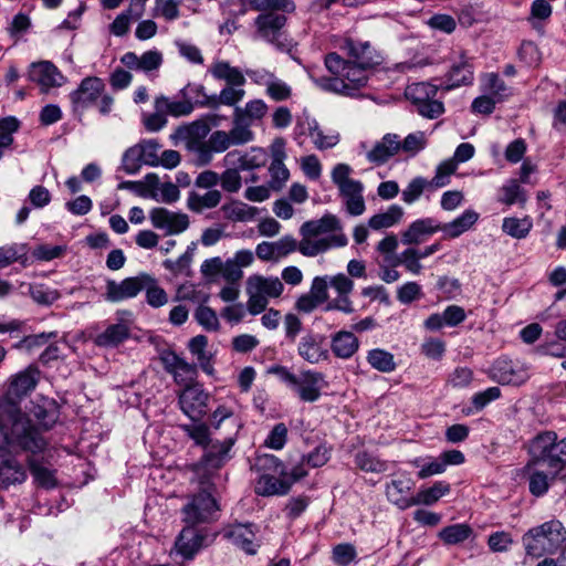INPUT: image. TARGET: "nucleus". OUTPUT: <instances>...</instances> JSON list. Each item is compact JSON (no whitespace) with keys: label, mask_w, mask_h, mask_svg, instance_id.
I'll return each mask as SVG.
<instances>
[{"label":"nucleus","mask_w":566,"mask_h":566,"mask_svg":"<svg viewBox=\"0 0 566 566\" xmlns=\"http://www.w3.org/2000/svg\"><path fill=\"white\" fill-rule=\"evenodd\" d=\"M210 427L214 430L226 428L227 437L214 441L205 448L200 460L192 465L200 484H208L210 479L231 459V449L242 427L240 419L231 407L219 406L210 416Z\"/></svg>","instance_id":"1"},{"label":"nucleus","mask_w":566,"mask_h":566,"mask_svg":"<svg viewBox=\"0 0 566 566\" xmlns=\"http://www.w3.org/2000/svg\"><path fill=\"white\" fill-rule=\"evenodd\" d=\"M325 66L332 76H315L311 74L315 85L325 92L350 97L356 96L357 92L366 86L368 70L371 69L370 66H364L352 61H345L334 52L325 56Z\"/></svg>","instance_id":"2"},{"label":"nucleus","mask_w":566,"mask_h":566,"mask_svg":"<svg viewBox=\"0 0 566 566\" xmlns=\"http://www.w3.org/2000/svg\"><path fill=\"white\" fill-rule=\"evenodd\" d=\"M300 253L313 258L333 248L347 245L348 239L343 232L339 219L331 213L321 219L306 221L301 226Z\"/></svg>","instance_id":"3"},{"label":"nucleus","mask_w":566,"mask_h":566,"mask_svg":"<svg viewBox=\"0 0 566 566\" xmlns=\"http://www.w3.org/2000/svg\"><path fill=\"white\" fill-rule=\"evenodd\" d=\"M566 542V528L558 520L531 527L522 536L525 557L531 562L543 558L537 566H556L549 555L557 553Z\"/></svg>","instance_id":"4"},{"label":"nucleus","mask_w":566,"mask_h":566,"mask_svg":"<svg viewBox=\"0 0 566 566\" xmlns=\"http://www.w3.org/2000/svg\"><path fill=\"white\" fill-rule=\"evenodd\" d=\"M253 469L258 473L254 491L261 496H282L291 490L285 464L273 454H258Z\"/></svg>","instance_id":"5"},{"label":"nucleus","mask_w":566,"mask_h":566,"mask_svg":"<svg viewBox=\"0 0 566 566\" xmlns=\"http://www.w3.org/2000/svg\"><path fill=\"white\" fill-rule=\"evenodd\" d=\"M528 453L531 463H544L555 472H563L560 479H566V437L558 441L556 432H541L531 440Z\"/></svg>","instance_id":"6"},{"label":"nucleus","mask_w":566,"mask_h":566,"mask_svg":"<svg viewBox=\"0 0 566 566\" xmlns=\"http://www.w3.org/2000/svg\"><path fill=\"white\" fill-rule=\"evenodd\" d=\"M284 285L276 276L251 275L247 280V310L251 315H259L268 307L270 298L280 297Z\"/></svg>","instance_id":"7"},{"label":"nucleus","mask_w":566,"mask_h":566,"mask_svg":"<svg viewBox=\"0 0 566 566\" xmlns=\"http://www.w3.org/2000/svg\"><path fill=\"white\" fill-rule=\"evenodd\" d=\"M210 128L206 123L196 120L189 125L179 126L171 135V139L176 143H185L187 149L193 154L196 164L207 166L212 161L214 153L208 142H201L200 139L205 138Z\"/></svg>","instance_id":"8"},{"label":"nucleus","mask_w":566,"mask_h":566,"mask_svg":"<svg viewBox=\"0 0 566 566\" xmlns=\"http://www.w3.org/2000/svg\"><path fill=\"white\" fill-rule=\"evenodd\" d=\"M352 168L347 164H337L332 170V180L337 186L345 200L346 211L350 216H360L366 209L363 197L364 185L359 180L350 179Z\"/></svg>","instance_id":"9"},{"label":"nucleus","mask_w":566,"mask_h":566,"mask_svg":"<svg viewBox=\"0 0 566 566\" xmlns=\"http://www.w3.org/2000/svg\"><path fill=\"white\" fill-rule=\"evenodd\" d=\"M438 90L437 85L420 82L408 85L405 94L419 115L434 119L444 113L443 103L436 98Z\"/></svg>","instance_id":"10"},{"label":"nucleus","mask_w":566,"mask_h":566,"mask_svg":"<svg viewBox=\"0 0 566 566\" xmlns=\"http://www.w3.org/2000/svg\"><path fill=\"white\" fill-rule=\"evenodd\" d=\"M489 377L501 385L521 386L530 378V370L520 360L500 357L490 367Z\"/></svg>","instance_id":"11"},{"label":"nucleus","mask_w":566,"mask_h":566,"mask_svg":"<svg viewBox=\"0 0 566 566\" xmlns=\"http://www.w3.org/2000/svg\"><path fill=\"white\" fill-rule=\"evenodd\" d=\"M218 511L219 507L214 497L202 491L193 495L184 507V521L191 526L209 523L216 518Z\"/></svg>","instance_id":"12"},{"label":"nucleus","mask_w":566,"mask_h":566,"mask_svg":"<svg viewBox=\"0 0 566 566\" xmlns=\"http://www.w3.org/2000/svg\"><path fill=\"white\" fill-rule=\"evenodd\" d=\"M327 386L323 373L314 369H303L296 374L295 382L291 390L303 402H315L322 396V390Z\"/></svg>","instance_id":"13"},{"label":"nucleus","mask_w":566,"mask_h":566,"mask_svg":"<svg viewBox=\"0 0 566 566\" xmlns=\"http://www.w3.org/2000/svg\"><path fill=\"white\" fill-rule=\"evenodd\" d=\"M149 281V274L147 273L126 277L120 282L108 280L103 296L107 302L120 303L137 296Z\"/></svg>","instance_id":"14"},{"label":"nucleus","mask_w":566,"mask_h":566,"mask_svg":"<svg viewBox=\"0 0 566 566\" xmlns=\"http://www.w3.org/2000/svg\"><path fill=\"white\" fill-rule=\"evenodd\" d=\"M106 91L104 81L97 76L84 77L76 90L70 93V101L75 112H83L95 105Z\"/></svg>","instance_id":"15"},{"label":"nucleus","mask_w":566,"mask_h":566,"mask_svg":"<svg viewBox=\"0 0 566 566\" xmlns=\"http://www.w3.org/2000/svg\"><path fill=\"white\" fill-rule=\"evenodd\" d=\"M209 394L199 384L186 386L179 394L178 402L182 412L193 421L207 413Z\"/></svg>","instance_id":"16"},{"label":"nucleus","mask_w":566,"mask_h":566,"mask_svg":"<svg viewBox=\"0 0 566 566\" xmlns=\"http://www.w3.org/2000/svg\"><path fill=\"white\" fill-rule=\"evenodd\" d=\"M327 281L329 287L337 293V297L327 302L323 310L325 312L339 311L345 314H352L355 311L349 298V294L354 290L353 280L344 273H338L336 275H327Z\"/></svg>","instance_id":"17"},{"label":"nucleus","mask_w":566,"mask_h":566,"mask_svg":"<svg viewBox=\"0 0 566 566\" xmlns=\"http://www.w3.org/2000/svg\"><path fill=\"white\" fill-rule=\"evenodd\" d=\"M285 23L284 15L273 12L259 14L254 20L258 36L281 50L285 49V38L282 32Z\"/></svg>","instance_id":"18"},{"label":"nucleus","mask_w":566,"mask_h":566,"mask_svg":"<svg viewBox=\"0 0 566 566\" xmlns=\"http://www.w3.org/2000/svg\"><path fill=\"white\" fill-rule=\"evenodd\" d=\"M28 76L31 82L40 86V91L44 94L49 93L51 88L61 87L66 82V77L49 61L32 63Z\"/></svg>","instance_id":"19"},{"label":"nucleus","mask_w":566,"mask_h":566,"mask_svg":"<svg viewBox=\"0 0 566 566\" xmlns=\"http://www.w3.org/2000/svg\"><path fill=\"white\" fill-rule=\"evenodd\" d=\"M420 458L412 461V464L420 467L418 472L419 479H427L432 475L443 473L449 465H460L464 463L465 457L460 450H448L442 452L438 458H430L427 462L420 464Z\"/></svg>","instance_id":"20"},{"label":"nucleus","mask_w":566,"mask_h":566,"mask_svg":"<svg viewBox=\"0 0 566 566\" xmlns=\"http://www.w3.org/2000/svg\"><path fill=\"white\" fill-rule=\"evenodd\" d=\"M295 129L301 135H308L314 146L319 150L333 148L339 142L338 134L325 135L317 120L307 113H303V115L297 118Z\"/></svg>","instance_id":"21"},{"label":"nucleus","mask_w":566,"mask_h":566,"mask_svg":"<svg viewBox=\"0 0 566 566\" xmlns=\"http://www.w3.org/2000/svg\"><path fill=\"white\" fill-rule=\"evenodd\" d=\"M473 81L474 66L472 59L461 53L460 61L451 65L450 70L444 75V81L441 83L440 88L451 91L460 86L471 85Z\"/></svg>","instance_id":"22"},{"label":"nucleus","mask_w":566,"mask_h":566,"mask_svg":"<svg viewBox=\"0 0 566 566\" xmlns=\"http://www.w3.org/2000/svg\"><path fill=\"white\" fill-rule=\"evenodd\" d=\"M297 354L302 359L312 365L319 364L329 358L324 336L312 332L305 334L300 339Z\"/></svg>","instance_id":"23"},{"label":"nucleus","mask_w":566,"mask_h":566,"mask_svg":"<svg viewBox=\"0 0 566 566\" xmlns=\"http://www.w3.org/2000/svg\"><path fill=\"white\" fill-rule=\"evenodd\" d=\"M151 224L168 234H178L189 227L188 216L180 212L169 211L166 208H154L149 212Z\"/></svg>","instance_id":"24"},{"label":"nucleus","mask_w":566,"mask_h":566,"mask_svg":"<svg viewBox=\"0 0 566 566\" xmlns=\"http://www.w3.org/2000/svg\"><path fill=\"white\" fill-rule=\"evenodd\" d=\"M31 415L36 420L38 424L34 427L41 437L43 431L52 429L60 418V407L52 398H40L32 407Z\"/></svg>","instance_id":"25"},{"label":"nucleus","mask_w":566,"mask_h":566,"mask_svg":"<svg viewBox=\"0 0 566 566\" xmlns=\"http://www.w3.org/2000/svg\"><path fill=\"white\" fill-rule=\"evenodd\" d=\"M268 154L263 148L251 147L248 151H228L223 158L227 167L237 166L241 170H253L265 166Z\"/></svg>","instance_id":"26"},{"label":"nucleus","mask_w":566,"mask_h":566,"mask_svg":"<svg viewBox=\"0 0 566 566\" xmlns=\"http://www.w3.org/2000/svg\"><path fill=\"white\" fill-rule=\"evenodd\" d=\"M439 231H441L439 221L433 218H420L401 232V242L407 245H418Z\"/></svg>","instance_id":"27"},{"label":"nucleus","mask_w":566,"mask_h":566,"mask_svg":"<svg viewBox=\"0 0 566 566\" xmlns=\"http://www.w3.org/2000/svg\"><path fill=\"white\" fill-rule=\"evenodd\" d=\"M163 62V53L157 49L148 50L142 55H137L135 52H126L120 57V63L127 69L144 73L157 71Z\"/></svg>","instance_id":"28"},{"label":"nucleus","mask_w":566,"mask_h":566,"mask_svg":"<svg viewBox=\"0 0 566 566\" xmlns=\"http://www.w3.org/2000/svg\"><path fill=\"white\" fill-rule=\"evenodd\" d=\"M253 524L232 525L224 536L240 549L249 555H254L260 546Z\"/></svg>","instance_id":"29"},{"label":"nucleus","mask_w":566,"mask_h":566,"mask_svg":"<svg viewBox=\"0 0 566 566\" xmlns=\"http://www.w3.org/2000/svg\"><path fill=\"white\" fill-rule=\"evenodd\" d=\"M412 488L413 481L408 475L394 479L386 486L387 499L400 510L415 506V496H409Z\"/></svg>","instance_id":"30"},{"label":"nucleus","mask_w":566,"mask_h":566,"mask_svg":"<svg viewBox=\"0 0 566 566\" xmlns=\"http://www.w3.org/2000/svg\"><path fill=\"white\" fill-rule=\"evenodd\" d=\"M399 135L388 133L367 151L369 163L380 166L399 153Z\"/></svg>","instance_id":"31"},{"label":"nucleus","mask_w":566,"mask_h":566,"mask_svg":"<svg viewBox=\"0 0 566 566\" xmlns=\"http://www.w3.org/2000/svg\"><path fill=\"white\" fill-rule=\"evenodd\" d=\"M205 539L206 537L199 533L196 526L186 524L176 541V552L184 558L190 559L203 545Z\"/></svg>","instance_id":"32"},{"label":"nucleus","mask_w":566,"mask_h":566,"mask_svg":"<svg viewBox=\"0 0 566 566\" xmlns=\"http://www.w3.org/2000/svg\"><path fill=\"white\" fill-rule=\"evenodd\" d=\"M130 335V319L119 318L116 324L108 325L105 331L95 338L99 347H116L125 342Z\"/></svg>","instance_id":"33"},{"label":"nucleus","mask_w":566,"mask_h":566,"mask_svg":"<svg viewBox=\"0 0 566 566\" xmlns=\"http://www.w3.org/2000/svg\"><path fill=\"white\" fill-rule=\"evenodd\" d=\"M480 214L473 209H465L460 216L450 222L441 223V232L444 238L455 239L473 228Z\"/></svg>","instance_id":"34"},{"label":"nucleus","mask_w":566,"mask_h":566,"mask_svg":"<svg viewBox=\"0 0 566 566\" xmlns=\"http://www.w3.org/2000/svg\"><path fill=\"white\" fill-rule=\"evenodd\" d=\"M217 81H223L227 85H244L245 76L239 67L232 66L228 61L214 60L207 70Z\"/></svg>","instance_id":"35"},{"label":"nucleus","mask_w":566,"mask_h":566,"mask_svg":"<svg viewBox=\"0 0 566 566\" xmlns=\"http://www.w3.org/2000/svg\"><path fill=\"white\" fill-rule=\"evenodd\" d=\"M345 49L349 56L354 59V63L370 67H374L379 63V55L370 46L369 42L349 39L345 41Z\"/></svg>","instance_id":"36"},{"label":"nucleus","mask_w":566,"mask_h":566,"mask_svg":"<svg viewBox=\"0 0 566 566\" xmlns=\"http://www.w3.org/2000/svg\"><path fill=\"white\" fill-rule=\"evenodd\" d=\"M28 467L33 476L34 483L43 489H53L57 484L55 470L46 465L43 461L30 454L28 458Z\"/></svg>","instance_id":"37"},{"label":"nucleus","mask_w":566,"mask_h":566,"mask_svg":"<svg viewBox=\"0 0 566 566\" xmlns=\"http://www.w3.org/2000/svg\"><path fill=\"white\" fill-rule=\"evenodd\" d=\"M358 338L352 332L339 331L332 336L331 348L338 358H350L358 350Z\"/></svg>","instance_id":"38"},{"label":"nucleus","mask_w":566,"mask_h":566,"mask_svg":"<svg viewBox=\"0 0 566 566\" xmlns=\"http://www.w3.org/2000/svg\"><path fill=\"white\" fill-rule=\"evenodd\" d=\"M480 88L482 93L494 97L499 103H502L512 95L511 87L494 72L485 73L481 76Z\"/></svg>","instance_id":"39"},{"label":"nucleus","mask_w":566,"mask_h":566,"mask_svg":"<svg viewBox=\"0 0 566 566\" xmlns=\"http://www.w3.org/2000/svg\"><path fill=\"white\" fill-rule=\"evenodd\" d=\"M403 208L399 205H391L386 211L371 216L368 220V227L379 231L397 226L403 218Z\"/></svg>","instance_id":"40"},{"label":"nucleus","mask_w":566,"mask_h":566,"mask_svg":"<svg viewBox=\"0 0 566 566\" xmlns=\"http://www.w3.org/2000/svg\"><path fill=\"white\" fill-rule=\"evenodd\" d=\"M222 199V195L219 190L212 189L205 193H198L191 191L187 198V207L197 213L202 212L206 209L216 208Z\"/></svg>","instance_id":"41"},{"label":"nucleus","mask_w":566,"mask_h":566,"mask_svg":"<svg viewBox=\"0 0 566 566\" xmlns=\"http://www.w3.org/2000/svg\"><path fill=\"white\" fill-rule=\"evenodd\" d=\"M501 229L509 237L522 240L532 231L533 220L530 216H524L523 218L505 217L502 221Z\"/></svg>","instance_id":"42"},{"label":"nucleus","mask_w":566,"mask_h":566,"mask_svg":"<svg viewBox=\"0 0 566 566\" xmlns=\"http://www.w3.org/2000/svg\"><path fill=\"white\" fill-rule=\"evenodd\" d=\"M222 211L227 219L233 222L253 221L259 213V209L249 206L242 201H232L222 206Z\"/></svg>","instance_id":"43"},{"label":"nucleus","mask_w":566,"mask_h":566,"mask_svg":"<svg viewBox=\"0 0 566 566\" xmlns=\"http://www.w3.org/2000/svg\"><path fill=\"white\" fill-rule=\"evenodd\" d=\"M155 109L165 112L166 116L175 117L189 115L193 111V105L189 101H177L166 96L157 97L155 101Z\"/></svg>","instance_id":"44"},{"label":"nucleus","mask_w":566,"mask_h":566,"mask_svg":"<svg viewBox=\"0 0 566 566\" xmlns=\"http://www.w3.org/2000/svg\"><path fill=\"white\" fill-rule=\"evenodd\" d=\"M499 201L506 206L518 205L524 207L527 201V195L517 180L510 179L502 186Z\"/></svg>","instance_id":"45"},{"label":"nucleus","mask_w":566,"mask_h":566,"mask_svg":"<svg viewBox=\"0 0 566 566\" xmlns=\"http://www.w3.org/2000/svg\"><path fill=\"white\" fill-rule=\"evenodd\" d=\"M268 112V105L262 99H252L243 107L235 106L233 114L247 122L251 127L260 122Z\"/></svg>","instance_id":"46"},{"label":"nucleus","mask_w":566,"mask_h":566,"mask_svg":"<svg viewBox=\"0 0 566 566\" xmlns=\"http://www.w3.org/2000/svg\"><path fill=\"white\" fill-rule=\"evenodd\" d=\"M234 147L243 146L254 140L255 134L251 126L239 116H232V127L227 132Z\"/></svg>","instance_id":"47"},{"label":"nucleus","mask_w":566,"mask_h":566,"mask_svg":"<svg viewBox=\"0 0 566 566\" xmlns=\"http://www.w3.org/2000/svg\"><path fill=\"white\" fill-rule=\"evenodd\" d=\"M451 486L446 481H437L430 488L420 490L415 496V505H432L441 497L448 495Z\"/></svg>","instance_id":"48"},{"label":"nucleus","mask_w":566,"mask_h":566,"mask_svg":"<svg viewBox=\"0 0 566 566\" xmlns=\"http://www.w3.org/2000/svg\"><path fill=\"white\" fill-rule=\"evenodd\" d=\"M473 535V530L465 523H458L443 527L439 532V538L447 545H457L468 541Z\"/></svg>","instance_id":"49"},{"label":"nucleus","mask_w":566,"mask_h":566,"mask_svg":"<svg viewBox=\"0 0 566 566\" xmlns=\"http://www.w3.org/2000/svg\"><path fill=\"white\" fill-rule=\"evenodd\" d=\"M399 151H402L408 157H415L428 146V134L422 130H417L408 134L402 140L399 138Z\"/></svg>","instance_id":"50"},{"label":"nucleus","mask_w":566,"mask_h":566,"mask_svg":"<svg viewBox=\"0 0 566 566\" xmlns=\"http://www.w3.org/2000/svg\"><path fill=\"white\" fill-rule=\"evenodd\" d=\"M208 338L205 335H197L189 340L188 348L197 358L202 370L211 374L212 366L210 364V355L206 352Z\"/></svg>","instance_id":"51"},{"label":"nucleus","mask_w":566,"mask_h":566,"mask_svg":"<svg viewBox=\"0 0 566 566\" xmlns=\"http://www.w3.org/2000/svg\"><path fill=\"white\" fill-rule=\"evenodd\" d=\"M180 428L189 437L196 446L207 448L213 441L211 440L210 428L208 424L200 422L181 424Z\"/></svg>","instance_id":"52"},{"label":"nucleus","mask_w":566,"mask_h":566,"mask_svg":"<svg viewBox=\"0 0 566 566\" xmlns=\"http://www.w3.org/2000/svg\"><path fill=\"white\" fill-rule=\"evenodd\" d=\"M355 464L365 472L382 473L388 470V462L367 451L357 452Z\"/></svg>","instance_id":"53"},{"label":"nucleus","mask_w":566,"mask_h":566,"mask_svg":"<svg viewBox=\"0 0 566 566\" xmlns=\"http://www.w3.org/2000/svg\"><path fill=\"white\" fill-rule=\"evenodd\" d=\"M420 261L421 258L418 254V249L410 247L396 256L392 268L402 265L409 273L418 275L423 269Z\"/></svg>","instance_id":"54"},{"label":"nucleus","mask_w":566,"mask_h":566,"mask_svg":"<svg viewBox=\"0 0 566 566\" xmlns=\"http://www.w3.org/2000/svg\"><path fill=\"white\" fill-rule=\"evenodd\" d=\"M29 294L39 305L49 306L60 298V292L42 283L29 284Z\"/></svg>","instance_id":"55"},{"label":"nucleus","mask_w":566,"mask_h":566,"mask_svg":"<svg viewBox=\"0 0 566 566\" xmlns=\"http://www.w3.org/2000/svg\"><path fill=\"white\" fill-rule=\"evenodd\" d=\"M367 361L373 368L381 373H391L396 368L394 355L380 348L369 350Z\"/></svg>","instance_id":"56"},{"label":"nucleus","mask_w":566,"mask_h":566,"mask_svg":"<svg viewBox=\"0 0 566 566\" xmlns=\"http://www.w3.org/2000/svg\"><path fill=\"white\" fill-rule=\"evenodd\" d=\"M144 165L158 167L161 145L156 139H146L136 145Z\"/></svg>","instance_id":"57"},{"label":"nucleus","mask_w":566,"mask_h":566,"mask_svg":"<svg viewBox=\"0 0 566 566\" xmlns=\"http://www.w3.org/2000/svg\"><path fill=\"white\" fill-rule=\"evenodd\" d=\"M149 282L145 285L146 302L154 308L161 307L168 303V295L164 289H161L156 280L149 275Z\"/></svg>","instance_id":"58"},{"label":"nucleus","mask_w":566,"mask_h":566,"mask_svg":"<svg viewBox=\"0 0 566 566\" xmlns=\"http://www.w3.org/2000/svg\"><path fill=\"white\" fill-rule=\"evenodd\" d=\"M240 170L237 166H231L219 175V184L224 191L235 193L241 189L242 178Z\"/></svg>","instance_id":"59"},{"label":"nucleus","mask_w":566,"mask_h":566,"mask_svg":"<svg viewBox=\"0 0 566 566\" xmlns=\"http://www.w3.org/2000/svg\"><path fill=\"white\" fill-rule=\"evenodd\" d=\"M457 164L451 160H444L441 164L438 165L436 168V174L430 182V187L433 188H442L450 182V177L457 170Z\"/></svg>","instance_id":"60"},{"label":"nucleus","mask_w":566,"mask_h":566,"mask_svg":"<svg viewBox=\"0 0 566 566\" xmlns=\"http://www.w3.org/2000/svg\"><path fill=\"white\" fill-rule=\"evenodd\" d=\"M427 187H430L429 180L423 177L413 178L401 192L402 201L407 205L416 202Z\"/></svg>","instance_id":"61"},{"label":"nucleus","mask_w":566,"mask_h":566,"mask_svg":"<svg viewBox=\"0 0 566 566\" xmlns=\"http://www.w3.org/2000/svg\"><path fill=\"white\" fill-rule=\"evenodd\" d=\"M65 245L39 244L32 250V258L36 261L49 262L63 256Z\"/></svg>","instance_id":"62"},{"label":"nucleus","mask_w":566,"mask_h":566,"mask_svg":"<svg viewBox=\"0 0 566 566\" xmlns=\"http://www.w3.org/2000/svg\"><path fill=\"white\" fill-rule=\"evenodd\" d=\"M399 245V241L396 234L390 233L387 234L384 239H381L376 245V251L382 255V262L386 264H394L395 252Z\"/></svg>","instance_id":"63"},{"label":"nucleus","mask_w":566,"mask_h":566,"mask_svg":"<svg viewBox=\"0 0 566 566\" xmlns=\"http://www.w3.org/2000/svg\"><path fill=\"white\" fill-rule=\"evenodd\" d=\"M269 172L271 177L269 181L270 188L275 191L281 190L290 178V171L284 161L271 163Z\"/></svg>","instance_id":"64"}]
</instances>
